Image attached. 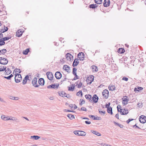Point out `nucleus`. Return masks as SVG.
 <instances>
[{
  "mask_svg": "<svg viewBox=\"0 0 146 146\" xmlns=\"http://www.w3.org/2000/svg\"><path fill=\"white\" fill-rule=\"evenodd\" d=\"M99 98L96 94H94L92 98V100L93 101L94 103H97L98 102Z\"/></svg>",
  "mask_w": 146,
  "mask_h": 146,
  "instance_id": "2eb2a0df",
  "label": "nucleus"
},
{
  "mask_svg": "<svg viewBox=\"0 0 146 146\" xmlns=\"http://www.w3.org/2000/svg\"><path fill=\"white\" fill-rule=\"evenodd\" d=\"M74 89V86L73 84H72V86L71 87H68V91H73Z\"/></svg>",
  "mask_w": 146,
  "mask_h": 146,
  "instance_id": "c756f323",
  "label": "nucleus"
},
{
  "mask_svg": "<svg viewBox=\"0 0 146 146\" xmlns=\"http://www.w3.org/2000/svg\"><path fill=\"white\" fill-rule=\"evenodd\" d=\"M135 127V128H137L139 129H141L139 127H138V126H137V125L136 124H135V125H134L133 126V127Z\"/></svg>",
  "mask_w": 146,
  "mask_h": 146,
  "instance_id": "0e129e2a",
  "label": "nucleus"
},
{
  "mask_svg": "<svg viewBox=\"0 0 146 146\" xmlns=\"http://www.w3.org/2000/svg\"><path fill=\"white\" fill-rule=\"evenodd\" d=\"M123 111V109H120L119 111V112L122 115H126L128 113V110L127 109H124V111H125V113H124V111Z\"/></svg>",
  "mask_w": 146,
  "mask_h": 146,
  "instance_id": "f8f14e48",
  "label": "nucleus"
},
{
  "mask_svg": "<svg viewBox=\"0 0 146 146\" xmlns=\"http://www.w3.org/2000/svg\"><path fill=\"white\" fill-rule=\"evenodd\" d=\"M82 110L83 111H86L87 109L86 108L84 107H82L81 109H80L79 110V111Z\"/></svg>",
  "mask_w": 146,
  "mask_h": 146,
  "instance_id": "c03bdc74",
  "label": "nucleus"
},
{
  "mask_svg": "<svg viewBox=\"0 0 146 146\" xmlns=\"http://www.w3.org/2000/svg\"><path fill=\"white\" fill-rule=\"evenodd\" d=\"M85 103V101L84 100L81 99L80 100V106H82L83 104H84Z\"/></svg>",
  "mask_w": 146,
  "mask_h": 146,
  "instance_id": "e433bc0d",
  "label": "nucleus"
},
{
  "mask_svg": "<svg viewBox=\"0 0 146 146\" xmlns=\"http://www.w3.org/2000/svg\"><path fill=\"white\" fill-rule=\"evenodd\" d=\"M74 76H75L74 77V78H73V79L72 80H75L76 79H77L79 78V77L77 75V74H76V75H74Z\"/></svg>",
  "mask_w": 146,
  "mask_h": 146,
  "instance_id": "8fccbe9b",
  "label": "nucleus"
},
{
  "mask_svg": "<svg viewBox=\"0 0 146 146\" xmlns=\"http://www.w3.org/2000/svg\"><path fill=\"white\" fill-rule=\"evenodd\" d=\"M115 117L118 119H119V115L118 113L116 114L115 115Z\"/></svg>",
  "mask_w": 146,
  "mask_h": 146,
  "instance_id": "69168bd1",
  "label": "nucleus"
},
{
  "mask_svg": "<svg viewBox=\"0 0 146 146\" xmlns=\"http://www.w3.org/2000/svg\"><path fill=\"white\" fill-rule=\"evenodd\" d=\"M92 67V69L93 70V72H97L98 70L97 67L96 66L93 65Z\"/></svg>",
  "mask_w": 146,
  "mask_h": 146,
  "instance_id": "5701e85b",
  "label": "nucleus"
},
{
  "mask_svg": "<svg viewBox=\"0 0 146 146\" xmlns=\"http://www.w3.org/2000/svg\"><path fill=\"white\" fill-rule=\"evenodd\" d=\"M40 138V137L37 135L32 136L31 137V139H33L35 140H37Z\"/></svg>",
  "mask_w": 146,
  "mask_h": 146,
  "instance_id": "cd10ccee",
  "label": "nucleus"
},
{
  "mask_svg": "<svg viewBox=\"0 0 146 146\" xmlns=\"http://www.w3.org/2000/svg\"><path fill=\"white\" fill-rule=\"evenodd\" d=\"M133 120V119H129L126 122L127 124H128L131 121Z\"/></svg>",
  "mask_w": 146,
  "mask_h": 146,
  "instance_id": "864d4df0",
  "label": "nucleus"
},
{
  "mask_svg": "<svg viewBox=\"0 0 146 146\" xmlns=\"http://www.w3.org/2000/svg\"><path fill=\"white\" fill-rule=\"evenodd\" d=\"M107 111L108 113L110 114L111 115L113 114L112 108L111 107H108L107 108Z\"/></svg>",
  "mask_w": 146,
  "mask_h": 146,
  "instance_id": "aec40b11",
  "label": "nucleus"
},
{
  "mask_svg": "<svg viewBox=\"0 0 146 146\" xmlns=\"http://www.w3.org/2000/svg\"><path fill=\"white\" fill-rule=\"evenodd\" d=\"M63 68L68 73L70 72L69 71L70 70V67L67 65H64Z\"/></svg>",
  "mask_w": 146,
  "mask_h": 146,
  "instance_id": "f3484780",
  "label": "nucleus"
},
{
  "mask_svg": "<svg viewBox=\"0 0 146 146\" xmlns=\"http://www.w3.org/2000/svg\"><path fill=\"white\" fill-rule=\"evenodd\" d=\"M89 7L90 8L92 9H95L96 8V7L95 5H94V4H91L89 5Z\"/></svg>",
  "mask_w": 146,
  "mask_h": 146,
  "instance_id": "58836bf2",
  "label": "nucleus"
},
{
  "mask_svg": "<svg viewBox=\"0 0 146 146\" xmlns=\"http://www.w3.org/2000/svg\"><path fill=\"white\" fill-rule=\"evenodd\" d=\"M29 76L28 75H27L25 76V78H24L25 80H27H27L29 79Z\"/></svg>",
  "mask_w": 146,
  "mask_h": 146,
  "instance_id": "13d9d810",
  "label": "nucleus"
},
{
  "mask_svg": "<svg viewBox=\"0 0 146 146\" xmlns=\"http://www.w3.org/2000/svg\"><path fill=\"white\" fill-rule=\"evenodd\" d=\"M72 73L74 75H76L77 74L76 71H77V69L75 68H73Z\"/></svg>",
  "mask_w": 146,
  "mask_h": 146,
  "instance_id": "473e14b6",
  "label": "nucleus"
},
{
  "mask_svg": "<svg viewBox=\"0 0 146 146\" xmlns=\"http://www.w3.org/2000/svg\"><path fill=\"white\" fill-rule=\"evenodd\" d=\"M124 97H125L126 98H124L122 101V104L124 106L127 104L128 103L129 101V99H127L128 97L127 96H125Z\"/></svg>",
  "mask_w": 146,
  "mask_h": 146,
  "instance_id": "ddd939ff",
  "label": "nucleus"
},
{
  "mask_svg": "<svg viewBox=\"0 0 146 146\" xmlns=\"http://www.w3.org/2000/svg\"><path fill=\"white\" fill-rule=\"evenodd\" d=\"M94 77L93 76H90L88 77V78L90 80L92 81V82L94 81Z\"/></svg>",
  "mask_w": 146,
  "mask_h": 146,
  "instance_id": "a19ab883",
  "label": "nucleus"
},
{
  "mask_svg": "<svg viewBox=\"0 0 146 146\" xmlns=\"http://www.w3.org/2000/svg\"><path fill=\"white\" fill-rule=\"evenodd\" d=\"M109 88L110 90L113 91L115 89L116 87L114 86H111L109 87Z\"/></svg>",
  "mask_w": 146,
  "mask_h": 146,
  "instance_id": "2f4dec72",
  "label": "nucleus"
},
{
  "mask_svg": "<svg viewBox=\"0 0 146 146\" xmlns=\"http://www.w3.org/2000/svg\"><path fill=\"white\" fill-rule=\"evenodd\" d=\"M84 54L82 52H79L77 55V57L80 61H83L84 58Z\"/></svg>",
  "mask_w": 146,
  "mask_h": 146,
  "instance_id": "423d86ee",
  "label": "nucleus"
},
{
  "mask_svg": "<svg viewBox=\"0 0 146 146\" xmlns=\"http://www.w3.org/2000/svg\"><path fill=\"white\" fill-rule=\"evenodd\" d=\"M11 36L10 37H5L4 38H2V39L4 40L5 41H6L9 40V39L11 38Z\"/></svg>",
  "mask_w": 146,
  "mask_h": 146,
  "instance_id": "79ce46f5",
  "label": "nucleus"
},
{
  "mask_svg": "<svg viewBox=\"0 0 146 146\" xmlns=\"http://www.w3.org/2000/svg\"><path fill=\"white\" fill-rule=\"evenodd\" d=\"M6 66H3V68H0V71L2 72L5 71L6 69Z\"/></svg>",
  "mask_w": 146,
  "mask_h": 146,
  "instance_id": "a18cd8bd",
  "label": "nucleus"
},
{
  "mask_svg": "<svg viewBox=\"0 0 146 146\" xmlns=\"http://www.w3.org/2000/svg\"><path fill=\"white\" fill-rule=\"evenodd\" d=\"M58 93L59 94V95L60 96H61L62 97H66L68 98L70 97V96L69 95H68V97L66 95V94L65 93V92L64 91H62L60 92V91H59L58 92Z\"/></svg>",
  "mask_w": 146,
  "mask_h": 146,
  "instance_id": "9d476101",
  "label": "nucleus"
},
{
  "mask_svg": "<svg viewBox=\"0 0 146 146\" xmlns=\"http://www.w3.org/2000/svg\"><path fill=\"white\" fill-rule=\"evenodd\" d=\"M27 81L26 80H25V79H24L23 80V84L24 85V84H26L27 83Z\"/></svg>",
  "mask_w": 146,
  "mask_h": 146,
  "instance_id": "bf43d9fd",
  "label": "nucleus"
},
{
  "mask_svg": "<svg viewBox=\"0 0 146 146\" xmlns=\"http://www.w3.org/2000/svg\"><path fill=\"white\" fill-rule=\"evenodd\" d=\"M92 132L94 134H95L98 136H100L101 134L95 131H93Z\"/></svg>",
  "mask_w": 146,
  "mask_h": 146,
  "instance_id": "f704fd0d",
  "label": "nucleus"
},
{
  "mask_svg": "<svg viewBox=\"0 0 146 146\" xmlns=\"http://www.w3.org/2000/svg\"><path fill=\"white\" fill-rule=\"evenodd\" d=\"M75 61H74L73 62V64H72V66L73 67H75L76 66H77L78 64L77 63V62H76V63H75Z\"/></svg>",
  "mask_w": 146,
  "mask_h": 146,
  "instance_id": "de8ad7c7",
  "label": "nucleus"
},
{
  "mask_svg": "<svg viewBox=\"0 0 146 146\" xmlns=\"http://www.w3.org/2000/svg\"><path fill=\"white\" fill-rule=\"evenodd\" d=\"M1 117L2 119L5 121L9 120L10 119L9 117H6L5 115H1Z\"/></svg>",
  "mask_w": 146,
  "mask_h": 146,
  "instance_id": "6ab92c4d",
  "label": "nucleus"
},
{
  "mask_svg": "<svg viewBox=\"0 0 146 146\" xmlns=\"http://www.w3.org/2000/svg\"><path fill=\"white\" fill-rule=\"evenodd\" d=\"M67 116L71 120L74 119V116L73 115L69 114H68Z\"/></svg>",
  "mask_w": 146,
  "mask_h": 146,
  "instance_id": "393cba45",
  "label": "nucleus"
},
{
  "mask_svg": "<svg viewBox=\"0 0 146 146\" xmlns=\"http://www.w3.org/2000/svg\"><path fill=\"white\" fill-rule=\"evenodd\" d=\"M38 82L40 85L43 86L44 85L45 81L43 78H41L39 79Z\"/></svg>",
  "mask_w": 146,
  "mask_h": 146,
  "instance_id": "dca6fc26",
  "label": "nucleus"
},
{
  "mask_svg": "<svg viewBox=\"0 0 146 146\" xmlns=\"http://www.w3.org/2000/svg\"><path fill=\"white\" fill-rule=\"evenodd\" d=\"M8 29L7 27H5V28L4 29H0V33H4L5 32L7 31H8Z\"/></svg>",
  "mask_w": 146,
  "mask_h": 146,
  "instance_id": "bb28decb",
  "label": "nucleus"
},
{
  "mask_svg": "<svg viewBox=\"0 0 146 146\" xmlns=\"http://www.w3.org/2000/svg\"><path fill=\"white\" fill-rule=\"evenodd\" d=\"M55 76L57 79H60L62 77V74L60 72L57 71L55 74Z\"/></svg>",
  "mask_w": 146,
  "mask_h": 146,
  "instance_id": "9b49d317",
  "label": "nucleus"
},
{
  "mask_svg": "<svg viewBox=\"0 0 146 146\" xmlns=\"http://www.w3.org/2000/svg\"><path fill=\"white\" fill-rule=\"evenodd\" d=\"M143 89V88L141 87H138L137 88H135L134 89V91L136 92V91H139V90H142Z\"/></svg>",
  "mask_w": 146,
  "mask_h": 146,
  "instance_id": "b1692460",
  "label": "nucleus"
},
{
  "mask_svg": "<svg viewBox=\"0 0 146 146\" xmlns=\"http://www.w3.org/2000/svg\"><path fill=\"white\" fill-rule=\"evenodd\" d=\"M5 44V40H2V43H0V46L4 45Z\"/></svg>",
  "mask_w": 146,
  "mask_h": 146,
  "instance_id": "09e8293b",
  "label": "nucleus"
},
{
  "mask_svg": "<svg viewBox=\"0 0 146 146\" xmlns=\"http://www.w3.org/2000/svg\"><path fill=\"white\" fill-rule=\"evenodd\" d=\"M75 63L77 62V63L78 64L79 62L78 60V59L77 58H75L74 59V61H75Z\"/></svg>",
  "mask_w": 146,
  "mask_h": 146,
  "instance_id": "052dcab7",
  "label": "nucleus"
},
{
  "mask_svg": "<svg viewBox=\"0 0 146 146\" xmlns=\"http://www.w3.org/2000/svg\"><path fill=\"white\" fill-rule=\"evenodd\" d=\"M82 83L81 82H80L79 83V84L78 86V88H81L82 86Z\"/></svg>",
  "mask_w": 146,
  "mask_h": 146,
  "instance_id": "3c124183",
  "label": "nucleus"
},
{
  "mask_svg": "<svg viewBox=\"0 0 146 146\" xmlns=\"http://www.w3.org/2000/svg\"><path fill=\"white\" fill-rule=\"evenodd\" d=\"M7 51V50L6 49H3L0 50V53H1L2 54H4Z\"/></svg>",
  "mask_w": 146,
  "mask_h": 146,
  "instance_id": "7c9ffc66",
  "label": "nucleus"
},
{
  "mask_svg": "<svg viewBox=\"0 0 146 146\" xmlns=\"http://www.w3.org/2000/svg\"><path fill=\"white\" fill-rule=\"evenodd\" d=\"M13 76V75L12 74H11L9 76L6 77V76H4V78L5 79H6L7 80H10L11 79V78Z\"/></svg>",
  "mask_w": 146,
  "mask_h": 146,
  "instance_id": "72a5a7b5",
  "label": "nucleus"
},
{
  "mask_svg": "<svg viewBox=\"0 0 146 146\" xmlns=\"http://www.w3.org/2000/svg\"><path fill=\"white\" fill-rule=\"evenodd\" d=\"M49 99L51 100H53L54 99V97L50 96L49 98Z\"/></svg>",
  "mask_w": 146,
  "mask_h": 146,
  "instance_id": "338daca9",
  "label": "nucleus"
},
{
  "mask_svg": "<svg viewBox=\"0 0 146 146\" xmlns=\"http://www.w3.org/2000/svg\"><path fill=\"white\" fill-rule=\"evenodd\" d=\"M66 57L68 60L70 61L73 59V56L69 53H67L66 54Z\"/></svg>",
  "mask_w": 146,
  "mask_h": 146,
  "instance_id": "0eeeda50",
  "label": "nucleus"
},
{
  "mask_svg": "<svg viewBox=\"0 0 146 146\" xmlns=\"http://www.w3.org/2000/svg\"><path fill=\"white\" fill-rule=\"evenodd\" d=\"M8 62V60L2 57H0V64H7Z\"/></svg>",
  "mask_w": 146,
  "mask_h": 146,
  "instance_id": "7ed1b4c3",
  "label": "nucleus"
},
{
  "mask_svg": "<svg viewBox=\"0 0 146 146\" xmlns=\"http://www.w3.org/2000/svg\"><path fill=\"white\" fill-rule=\"evenodd\" d=\"M121 106L120 105H118L117 106V111L118 112H119H119L120 110H119V109H121Z\"/></svg>",
  "mask_w": 146,
  "mask_h": 146,
  "instance_id": "5fc2aeb1",
  "label": "nucleus"
},
{
  "mask_svg": "<svg viewBox=\"0 0 146 146\" xmlns=\"http://www.w3.org/2000/svg\"><path fill=\"white\" fill-rule=\"evenodd\" d=\"M37 80L36 78H34L32 81V84L33 86L35 87H38L39 86V85L37 84Z\"/></svg>",
  "mask_w": 146,
  "mask_h": 146,
  "instance_id": "6e6552de",
  "label": "nucleus"
},
{
  "mask_svg": "<svg viewBox=\"0 0 146 146\" xmlns=\"http://www.w3.org/2000/svg\"><path fill=\"white\" fill-rule=\"evenodd\" d=\"M110 4V0H104L103 3V5L104 7L109 6Z\"/></svg>",
  "mask_w": 146,
  "mask_h": 146,
  "instance_id": "4468645a",
  "label": "nucleus"
},
{
  "mask_svg": "<svg viewBox=\"0 0 146 146\" xmlns=\"http://www.w3.org/2000/svg\"><path fill=\"white\" fill-rule=\"evenodd\" d=\"M23 33V32L21 30L19 29L17 32V34L16 36L17 37H19L21 36Z\"/></svg>",
  "mask_w": 146,
  "mask_h": 146,
  "instance_id": "a211bd4d",
  "label": "nucleus"
},
{
  "mask_svg": "<svg viewBox=\"0 0 146 146\" xmlns=\"http://www.w3.org/2000/svg\"><path fill=\"white\" fill-rule=\"evenodd\" d=\"M5 71L6 72V74L7 75L10 74L11 72V70H10V69L8 68H7V70L6 69Z\"/></svg>",
  "mask_w": 146,
  "mask_h": 146,
  "instance_id": "a878e982",
  "label": "nucleus"
},
{
  "mask_svg": "<svg viewBox=\"0 0 146 146\" xmlns=\"http://www.w3.org/2000/svg\"><path fill=\"white\" fill-rule=\"evenodd\" d=\"M101 110L100 109H99L98 110L99 113L101 115H104L105 113V111H101Z\"/></svg>",
  "mask_w": 146,
  "mask_h": 146,
  "instance_id": "c9c22d12",
  "label": "nucleus"
},
{
  "mask_svg": "<svg viewBox=\"0 0 146 146\" xmlns=\"http://www.w3.org/2000/svg\"><path fill=\"white\" fill-rule=\"evenodd\" d=\"M95 3L98 4H100L102 3V0H94Z\"/></svg>",
  "mask_w": 146,
  "mask_h": 146,
  "instance_id": "4c0bfd02",
  "label": "nucleus"
},
{
  "mask_svg": "<svg viewBox=\"0 0 146 146\" xmlns=\"http://www.w3.org/2000/svg\"><path fill=\"white\" fill-rule=\"evenodd\" d=\"M46 75L48 79L50 80H53V76L51 72H48L46 73Z\"/></svg>",
  "mask_w": 146,
  "mask_h": 146,
  "instance_id": "1a4fd4ad",
  "label": "nucleus"
},
{
  "mask_svg": "<svg viewBox=\"0 0 146 146\" xmlns=\"http://www.w3.org/2000/svg\"><path fill=\"white\" fill-rule=\"evenodd\" d=\"M128 80V79L127 78L125 77H123L122 78V80H125V81H127Z\"/></svg>",
  "mask_w": 146,
  "mask_h": 146,
  "instance_id": "603ef678",
  "label": "nucleus"
},
{
  "mask_svg": "<svg viewBox=\"0 0 146 146\" xmlns=\"http://www.w3.org/2000/svg\"><path fill=\"white\" fill-rule=\"evenodd\" d=\"M47 88L48 89L49 88H53L55 89L56 88V85L55 84H51V85L48 86H47Z\"/></svg>",
  "mask_w": 146,
  "mask_h": 146,
  "instance_id": "4be33fe9",
  "label": "nucleus"
},
{
  "mask_svg": "<svg viewBox=\"0 0 146 146\" xmlns=\"http://www.w3.org/2000/svg\"><path fill=\"white\" fill-rule=\"evenodd\" d=\"M30 50L29 48H27L23 52V54L25 55H27L29 52Z\"/></svg>",
  "mask_w": 146,
  "mask_h": 146,
  "instance_id": "c85d7f7f",
  "label": "nucleus"
},
{
  "mask_svg": "<svg viewBox=\"0 0 146 146\" xmlns=\"http://www.w3.org/2000/svg\"><path fill=\"white\" fill-rule=\"evenodd\" d=\"M125 51L124 49L122 48H119L117 50L118 52L120 54L124 53Z\"/></svg>",
  "mask_w": 146,
  "mask_h": 146,
  "instance_id": "412c9836",
  "label": "nucleus"
},
{
  "mask_svg": "<svg viewBox=\"0 0 146 146\" xmlns=\"http://www.w3.org/2000/svg\"><path fill=\"white\" fill-rule=\"evenodd\" d=\"M22 78L20 74H16L15 77V82L17 83H18L21 82L22 80Z\"/></svg>",
  "mask_w": 146,
  "mask_h": 146,
  "instance_id": "f257e3e1",
  "label": "nucleus"
},
{
  "mask_svg": "<svg viewBox=\"0 0 146 146\" xmlns=\"http://www.w3.org/2000/svg\"><path fill=\"white\" fill-rule=\"evenodd\" d=\"M110 103H108V104H106V108H107L108 107H110Z\"/></svg>",
  "mask_w": 146,
  "mask_h": 146,
  "instance_id": "e2e57ef3",
  "label": "nucleus"
},
{
  "mask_svg": "<svg viewBox=\"0 0 146 146\" xmlns=\"http://www.w3.org/2000/svg\"><path fill=\"white\" fill-rule=\"evenodd\" d=\"M140 122L144 123L146 122V116L144 115H141L139 117V119Z\"/></svg>",
  "mask_w": 146,
  "mask_h": 146,
  "instance_id": "20e7f679",
  "label": "nucleus"
},
{
  "mask_svg": "<svg viewBox=\"0 0 146 146\" xmlns=\"http://www.w3.org/2000/svg\"><path fill=\"white\" fill-rule=\"evenodd\" d=\"M74 133L77 135L84 136L86 135V133L83 131L75 130L74 131Z\"/></svg>",
  "mask_w": 146,
  "mask_h": 146,
  "instance_id": "f03ea898",
  "label": "nucleus"
},
{
  "mask_svg": "<svg viewBox=\"0 0 146 146\" xmlns=\"http://www.w3.org/2000/svg\"><path fill=\"white\" fill-rule=\"evenodd\" d=\"M86 81L88 84H90L92 82V81L90 80L89 79H88V78H87Z\"/></svg>",
  "mask_w": 146,
  "mask_h": 146,
  "instance_id": "49530a36",
  "label": "nucleus"
},
{
  "mask_svg": "<svg viewBox=\"0 0 146 146\" xmlns=\"http://www.w3.org/2000/svg\"><path fill=\"white\" fill-rule=\"evenodd\" d=\"M85 123L87 124H90L91 123V122L87 121H85Z\"/></svg>",
  "mask_w": 146,
  "mask_h": 146,
  "instance_id": "680f3d73",
  "label": "nucleus"
},
{
  "mask_svg": "<svg viewBox=\"0 0 146 146\" xmlns=\"http://www.w3.org/2000/svg\"><path fill=\"white\" fill-rule=\"evenodd\" d=\"M80 94H81V97H82V93L81 90H80L79 92H78L77 93L76 95L78 96H79Z\"/></svg>",
  "mask_w": 146,
  "mask_h": 146,
  "instance_id": "37998d69",
  "label": "nucleus"
},
{
  "mask_svg": "<svg viewBox=\"0 0 146 146\" xmlns=\"http://www.w3.org/2000/svg\"><path fill=\"white\" fill-rule=\"evenodd\" d=\"M118 126H119L120 128H122L123 127V125H122L120 124H119V125H118Z\"/></svg>",
  "mask_w": 146,
  "mask_h": 146,
  "instance_id": "774afa93",
  "label": "nucleus"
},
{
  "mask_svg": "<svg viewBox=\"0 0 146 146\" xmlns=\"http://www.w3.org/2000/svg\"><path fill=\"white\" fill-rule=\"evenodd\" d=\"M85 97L86 99H89L92 97V96L90 94H86L85 95Z\"/></svg>",
  "mask_w": 146,
  "mask_h": 146,
  "instance_id": "ea45409f",
  "label": "nucleus"
},
{
  "mask_svg": "<svg viewBox=\"0 0 146 146\" xmlns=\"http://www.w3.org/2000/svg\"><path fill=\"white\" fill-rule=\"evenodd\" d=\"M109 94V91L106 89L104 90L102 92V95L103 96H104L106 99H107L108 98Z\"/></svg>",
  "mask_w": 146,
  "mask_h": 146,
  "instance_id": "39448f33",
  "label": "nucleus"
},
{
  "mask_svg": "<svg viewBox=\"0 0 146 146\" xmlns=\"http://www.w3.org/2000/svg\"><path fill=\"white\" fill-rule=\"evenodd\" d=\"M142 103H138L137 104V105L139 107H141L142 106Z\"/></svg>",
  "mask_w": 146,
  "mask_h": 146,
  "instance_id": "6e6d98bb",
  "label": "nucleus"
},
{
  "mask_svg": "<svg viewBox=\"0 0 146 146\" xmlns=\"http://www.w3.org/2000/svg\"><path fill=\"white\" fill-rule=\"evenodd\" d=\"M15 70L16 72H18L19 73H20L21 72L20 69L16 68Z\"/></svg>",
  "mask_w": 146,
  "mask_h": 146,
  "instance_id": "4d7b16f0",
  "label": "nucleus"
}]
</instances>
